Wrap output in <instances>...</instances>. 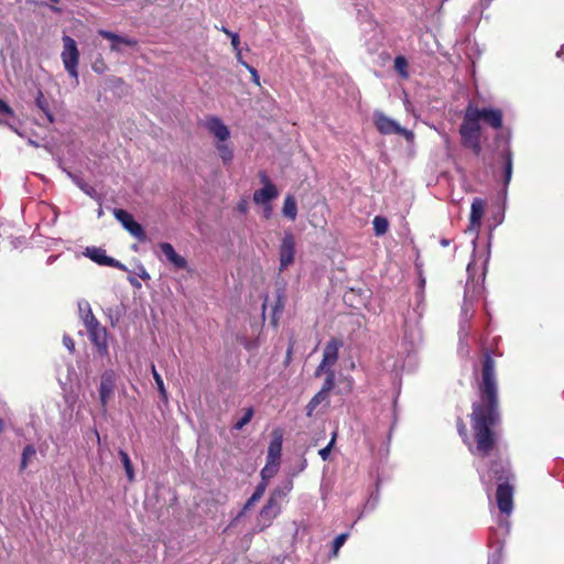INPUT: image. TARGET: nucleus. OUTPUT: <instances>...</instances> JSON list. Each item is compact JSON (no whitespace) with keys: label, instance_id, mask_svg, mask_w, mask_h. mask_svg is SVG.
Here are the masks:
<instances>
[{"label":"nucleus","instance_id":"34","mask_svg":"<svg viewBox=\"0 0 564 564\" xmlns=\"http://www.w3.org/2000/svg\"><path fill=\"white\" fill-rule=\"evenodd\" d=\"M365 23L373 32L371 42H366V44L368 45L369 50H375L381 40V32L379 31L378 25L372 21H365Z\"/></svg>","mask_w":564,"mask_h":564},{"label":"nucleus","instance_id":"29","mask_svg":"<svg viewBox=\"0 0 564 564\" xmlns=\"http://www.w3.org/2000/svg\"><path fill=\"white\" fill-rule=\"evenodd\" d=\"M328 401V397L326 394H324V392H321L318 391L311 400L310 402L307 403L306 405V415L307 416H312L314 411L316 410V408L323 403V402H327Z\"/></svg>","mask_w":564,"mask_h":564},{"label":"nucleus","instance_id":"20","mask_svg":"<svg viewBox=\"0 0 564 564\" xmlns=\"http://www.w3.org/2000/svg\"><path fill=\"white\" fill-rule=\"evenodd\" d=\"M279 196V191L274 184H267L253 193V202L257 205H267Z\"/></svg>","mask_w":564,"mask_h":564},{"label":"nucleus","instance_id":"61","mask_svg":"<svg viewBox=\"0 0 564 564\" xmlns=\"http://www.w3.org/2000/svg\"><path fill=\"white\" fill-rule=\"evenodd\" d=\"M424 284H425V279L424 278H421L420 279V288L423 289L424 288Z\"/></svg>","mask_w":564,"mask_h":564},{"label":"nucleus","instance_id":"48","mask_svg":"<svg viewBox=\"0 0 564 564\" xmlns=\"http://www.w3.org/2000/svg\"><path fill=\"white\" fill-rule=\"evenodd\" d=\"M229 37L231 40V46L234 51H238L240 48V39L238 33H232Z\"/></svg>","mask_w":564,"mask_h":564},{"label":"nucleus","instance_id":"23","mask_svg":"<svg viewBox=\"0 0 564 564\" xmlns=\"http://www.w3.org/2000/svg\"><path fill=\"white\" fill-rule=\"evenodd\" d=\"M292 489L293 480L291 478H288L272 490L268 500L273 501L275 503H281V501L288 497Z\"/></svg>","mask_w":564,"mask_h":564},{"label":"nucleus","instance_id":"39","mask_svg":"<svg viewBox=\"0 0 564 564\" xmlns=\"http://www.w3.org/2000/svg\"><path fill=\"white\" fill-rule=\"evenodd\" d=\"M335 441H336V433H333V436H332L329 443L325 447L319 449L318 455L321 456V458L324 462H326L329 458L332 448L335 444Z\"/></svg>","mask_w":564,"mask_h":564},{"label":"nucleus","instance_id":"38","mask_svg":"<svg viewBox=\"0 0 564 564\" xmlns=\"http://www.w3.org/2000/svg\"><path fill=\"white\" fill-rule=\"evenodd\" d=\"M35 102H36V106L45 113V116L48 119V121L53 122L54 121V117L51 113V111L48 109V106H47V101L44 99V96H43V94L41 91L39 93Z\"/></svg>","mask_w":564,"mask_h":564},{"label":"nucleus","instance_id":"12","mask_svg":"<svg viewBox=\"0 0 564 564\" xmlns=\"http://www.w3.org/2000/svg\"><path fill=\"white\" fill-rule=\"evenodd\" d=\"M159 248L164 260L169 262L174 270L187 269V260L178 254L170 242H160Z\"/></svg>","mask_w":564,"mask_h":564},{"label":"nucleus","instance_id":"8","mask_svg":"<svg viewBox=\"0 0 564 564\" xmlns=\"http://www.w3.org/2000/svg\"><path fill=\"white\" fill-rule=\"evenodd\" d=\"M281 503H275L273 501L268 500L257 517L254 530L261 532L269 528L272 524L273 520L276 519L278 516L281 513Z\"/></svg>","mask_w":564,"mask_h":564},{"label":"nucleus","instance_id":"14","mask_svg":"<svg viewBox=\"0 0 564 564\" xmlns=\"http://www.w3.org/2000/svg\"><path fill=\"white\" fill-rule=\"evenodd\" d=\"M295 243L292 235H285L280 246V270H285L294 261Z\"/></svg>","mask_w":564,"mask_h":564},{"label":"nucleus","instance_id":"21","mask_svg":"<svg viewBox=\"0 0 564 564\" xmlns=\"http://www.w3.org/2000/svg\"><path fill=\"white\" fill-rule=\"evenodd\" d=\"M343 346V340L339 338H332L324 347L323 360L324 364L334 366L338 360V351Z\"/></svg>","mask_w":564,"mask_h":564},{"label":"nucleus","instance_id":"49","mask_svg":"<svg viewBox=\"0 0 564 564\" xmlns=\"http://www.w3.org/2000/svg\"><path fill=\"white\" fill-rule=\"evenodd\" d=\"M0 113L1 115H11V108L0 98Z\"/></svg>","mask_w":564,"mask_h":564},{"label":"nucleus","instance_id":"43","mask_svg":"<svg viewBox=\"0 0 564 564\" xmlns=\"http://www.w3.org/2000/svg\"><path fill=\"white\" fill-rule=\"evenodd\" d=\"M464 147L470 149L476 155H479L481 152L480 139L468 142Z\"/></svg>","mask_w":564,"mask_h":564},{"label":"nucleus","instance_id":"28","mask_svg":"<svg viewBox=\"0 0 564 564\" xmlns=\"http://www.w3.org/2000/svg\"><path fill=\"white\" fill-rule=\"evenodd\" d=\"M280 464L267 460L264 467L260 471L261 481L268 484L269 480L278 473Z\"/></svg>","mask_w":564,"mask_h":564},{"label":"nucleus","instance_id":"1","mask_svg":"<svg viewBox=\"0 0 564 564\" xmlns=\"http://www.w3.org/2000/svg\"><path fill=\"white\" fill-rule=\"evenodd\" d=\"M479 397V402L473 405L471 422L475 440L478 443L477 448L486 454L494 445L492 427L499 420L495 360L489 354H486L482 360Z\"/></svg>","mask_w":564,"mask_h":564},{"label":"nucleus","instance_id":"36","mask_svg":"<svg viewBox=\"0 0 564 564\" xmlns=\"http://www.w3.org/2000/svg\"><path fill=\"white\" fill-rule=\"evenodd\" d=\"M152 375H153V379L155 381V384L158 387V390L160 392L161 398L163 400H166L167 399V392L165 390L163 379H162L161 375L156 371L154 365H152Z\"/></svg>","mask_w":564,"mask_h":564},{"label":"nucleus","instance_id":"35","mask_svg":"<svg viewBox=\"0 0 564 564\" xmlns=\"http://www.w3.org/2000/svg\"><path fill=\"white\" fill-rule=\"evenodd\" d=\"M254 410L252 406L245 410L243 415L235 423L234 429L237 431L242 430L253 417Z\"/></svg>","mask_w":564,"mask_h":564},{"label":"nucleus","instance_id":"7","mask_svg":"<svg viewBox=\"0 0 564 564\" xmlns=\"http://www.w3.org/2000/svg\"><path fill=\"white\" fill-rule=\"evenodd\" d=\"M113 216L132 237L141 242L145 241L147 235L143 227L134 220L130 213L117 208L113 210Z\"/></svg>","mask_w":564,"mask_h":564},{"label":"nucleus","instance_id":"27","mask_svg":"<svg viewBox=\"0 0 564 564\" xmlns=\"http://www.w3.org/2000/svg\"><path fill=\"white\" fill-rule=\"evenodd\" d=\"M267 487H268V484L265 482H262L260 481L253 494L251 495V497L247 500L245 507H243V510H248L249 508H251L256 502H258L262 496L264 495L265 490H267Z\"/></svg>","mask_w":564,"mask_h":564},{"label":"nucleus","instance_id":"37","mask_svg":"<svg viewBox=\"0 0 564 564\" xmlns=\"http://www.w3.org/2000/svg\"><path fill=\"white\" fill-rule=\"evenodd\" d=\"M334 387H335V371L329 370L328 376H326V378L323 382L322 389L319 391L324 392V394H326L328 397L329 392L334 389Z\"/></svg>","mask_w":564,"mask_h":564},{"label":"nucleus","instance_id":"45","mask_svg":"<svg viewBox=\"0 0 564 564\" xmlns=\"http://www.w3.org/2000/svg\"><path fill=\"white\" fill-rule=\"evenodd\" d=\"M63 345L70 354H73L75 351V341L70 336H68V335L63 336Z\"/></svg>","mask_w":564,"mask_h":564},{"label":"nucleus","instance_id":"11","mask_svg":"<svg viewBox=\"0 0 564 564\" xmlns=\"http://www.w3.org/2000/svg\"><path fill=\"white\" fill-rule=\"evenodd\" d=\"M471 112L478 121L482 120L494 129L502 127L503 115L500 109L496 108H477L471 106Z\"/></svg>","mask_w":564,"mask_h":564},{"label":"nucleus","instance_id":"52","mask_svg":"<svg viewBox=\"0 0 564 564\" xmlns=\"http://www.w3.org/2000/svg\"><path fill=\"white\" fill-rule=\"evenodd\" d=\"M477 446H478V443L476 442V449H475V451H473V447H469V451H471L473 453H477V454H479V455H481V456H487V455L490 453V451L494 448V447H491V448L488 451V453L482 454V453H480V452L478 451ZM492 446H495V444H494Z\"/></svg>","mask_w":564,"mask_h":564},{"label":"nucleus","instance_id":"50","mask_svg":"<svg viewBox=\"0 0 564 564\" xmlns=\"http://www.w3.org/2000/svg\"><path fill=\"white\" fill-rule=\"evenodd\" d=\"M128 281L135 289H141V286H142L141 283L139 282L138 278L134 275H129Z\"/></svg>","mask_w":564,"mask_h":564},{"label":"nucleus","instance_id":"62","mask_svg":"<svg viewBox=\"0 0 564 564\" xmlns=\"http://www.w3.org/2000/svg\"><path fill=\"white\" fill-rule=\"evenodd\" d=\"M443 138H444L445 143L448 144L449 143L448 137L446 134H444Z\"/></svg>","mask_w":564,"mask_h":564},{"label":"nucleus","instance_id":"41","mask_svg":"<svg viewBox=\"0 0 564 564\" xmlns=\"http://www.w3.org/2000/svg\"><path fill=\"white\" fill-rule=\"evenodd\" d=\"M378 502H379V492L376 491L375 494H372L369 499L367 500V502L365 503L364 506V512L367 511H373L376 509V507L378 506Z\"/></svg>","mask_w":564,"mask_h":564},{"label":"nucleus","instance_id":"32","mask_svg":"<svg viewBox=\"0 0 564 564\" xmlns=\"http://www.w3.org/2000/svg\"><path fill=\"white\" fill-rule=\"evenodd\" d=\"M394 69L400 75L401 78L408 79L409 78V72H408V59L403 55H398L394 58Z\"/></svg>","mask_w":564,"mask_h":564},{"label":"nucleus","instance_id":"6","mask_svg":"<svg viewBox=\"0 0 564 564\" xmlns=\"http://www.w3.org/2000/svg\"><path fill=\"white\" fill-rule=\"evenodd\" d=\"M480 123L471 112V105H469L465 110L464 119L459 127L462 144L464 145L468 142L480 139Z\"/></svg>","mask_w":564,"mask_h":564},{"label":"nucleus","instance_id":"13","mask_svg":"<svg viewBox=\"0 0 564 564\" xmlns=\"http://www.w3.org/2000/svg\"><path fill=\"white\" fill-rule=\"evenodd\" d=\"M500 159L502 163V170H503V189H502V196L503 198L507 197L508 193V186L512 178V172H513V158L512 152L509 145H507L500 153Z\"/></svg>","mask_w":564,"mask_h":564},{"label":"nucleus","instance_id":"55","mask_svg":"<svg viewBox=\"0 0 564 564\" xmlns=\"http://www.w3.org/2000/svg\"><path fill=\"white\" fill-rule=\"evenodd\" d=\"M238 210L240 213H246L247 212V205L245 203H241L238 205Z\"/></svg>","mask_w":564,"mask_h":564},{"label":"nucleus","instance_id":"2","mask_svg":"<svg viewBox=\"0 0 564 564\" xmlns=\"http://www.w3.org/2000/svg\"><path fill=\"white\" fill-rule=\"evenodd\" d=\"M497 480L496 500L500 512L510 514L513 510V488L509 480L511 471L508 464L494 463L489 470Z\"/></svg>","mask_w":564,"mask_h":564},{"label":"nucleus","instance_id":"18","mask_svg":"<svg viewBox=\"0 0 564 564\" xmlns=\"http://www.w3.org/2000/svg\"><path fill=\"white\" fill-rule=\"evenodd\" d=\"M485 212V202L481 198H474L470 207L469 227L468 231L478 232L481 226V218Z\"/></svg>","mask_w":564,"mask_h":564},{"label":"nucleus","instance_id":"56","mask_svg":"<svg viewBox=\"0 0 564 564\" xmlns=\"http://www.w3.org/2000/svg\"><path fill=\"white\" fill-rule=\"evenodd\" d=\"M271 210H272V209H271V206H270V205H268V206L264 208V217H265V218H269V217H270V215H271Z\"/></svg>","mask_w":564,"mask_h":564},{"label":"nucleus","instance_id":"26","mask_svg":"<svg viewBox=\"0 0 564 564\" xmlns=\"http://www.w3.org/2000/svg\"><path fill=\"white\" fill-rule=\"evenodd\" d=\"M36 455V448L32 444H28L24 446L22 454H21V462H20V470L23 471L26 469L31 460Z\"/></svg>","mask_w":564,"mask_h":564},{"label":"nucleus","instance_id":"42","mask_svg":"<svg viewBox=\"0 0 564 564\" xmlns=\"http://www.w3.org/2000/svg\"><path fill=\"white\" fill-rule=\"evenodd\" d=\"M329 370H333V366L329 364H324V360L322 359L321 364L315 370V377H319L322 373H326V376H328Z\"/></svg>","mask_w":564,"mask_h":564},{"label":"nucleus","instance_id":"25","mask_svg":"<svg viewBox=\"0 0 564 564\" xmlns=\"http://www.w3.org/2000/svg\"><path fill=\"white\" fill-rule=\"evenodd\" d=\"M282 214L290 220H295L297 216V206L293 196L288 195L284 198Z\"/></svg>","mask_w":564,"mask_h":564},{"label":"nucleus","instance_id":"5","mask_svg":"<svg viewBox=\"0 0 564 564\" xmlns=\"http://www.w3.org/2000/svg\"><path fill=\"white\" fill-rule=\"evenodd\" d=\"M88 338L101 359H109L108 330L99 321L85 325Z\"/></svg>","mask_w":564,"mask_h":564},{"label":"nucleus","instance_id":"53","mask_svg":"<svg viewBox=\"0 0 564 564\" xmlns=\"http://www.w3.org/2000/svg\"><path fill=\"white\" fill-rule=\"evenodd\" d=\"M236 52V57H237V61L242 65V63H246L243 59H242V56H241V50L239 48L238 51H235Z\"/></svg>","mask_w":564,"mask_h":564},{"label":"nucleus","instance_id":"30","mask_svg":"<svg viewBox=\"0 0 564 564\" xmlns=\"http://www.w3.org/2000/svg\"><path fill=\"white\" fill-rule=\"evenodd\" d=\"M119 457L122 463V466L126 471L128 480L133 481L134 480V469H133V466H132V463H131V459H130L128 453L120 449Z\"/></svg>","mask_w":564,"mask_h":564},{"label":"nucleus","instance_id":"33","mask_svg":"<svg viewBox=\"0 0 564 564\" xmlns=\"http://www.w3.org/2000/svg\"><path fill=\"white\" fill-rule=\"evenodd\" d=\"M373 231L376 236H382L389 228L388 219L383 216H376L372 220Z\"/></svg>","mask_w":564,"mask_h":564},{"label":"nucleus","instance_id":"58","mask_svg":"<svg viewBox=\"0 0 564 564\" xmlns=\"http://www.w3.org/2000/svg\"><path fill=\"white\" fill-rule=\"evenodd\" d=\"M564 55V44L561 46L560 51L556 53V56L561 58Z\"/></svg>","mask_w":564,"mask_h":564},{"label":"nucleus","instance_id":"40","mask_svg":"<svg viewBox=\"0 0 564 564\" xmlns=\"http://www.w3.org/2000/svg\"><path fill=\"white\" fill-rule=\"evenodd\" d=\"M348 538V533H341L335 538L333 541V556H337L340 547L345 544Z\"/></svg>","mask_w":564,"mask_h":564},{"label":"nucleus","instance_id":"24","mask_svg":"<svg viewBox=\"0 0 564 564\" xmlns=\"http://www.w3.org/2000/svg\"><path fill=\"white\" fill-rule=\"evenodd\" d=\"M78 311H79L80 318L84 323V326L97 321V318L93 314V311H91V307H90V304L88 303V301H85V300L79 301L78 302Z\"/></svg>","mask_w":564,"mask_h":564},{"label":"nucleus","instance_id":"22","mask_svg":"<svg viewBox=\"0 0 564 564\" xmlns=\"http://www.w3.org/2000/svg\"><path fill=\"white\" fill-rule=\"evenodd\" d=\"M421 340H422V334H421V329L416 326H409L406 325L405 327V330H404V337H403V341L405 345L409 346L408 351H413L415 350L419 345L421 344Z\"/></svg>","mask_w":564,"mask_h":564},{"label":"nucleus","instance_id":"63","mask_svg":"<svg viewBox=\"0 0 564 564\" xmlns=\"http://www.w3.org/2000/svg\"><path fill=\"white\" fill-rule=\"evenodd\" d=\"M51 9H52V11H54V12H59V11H61V9H59V8H57V7H51Z\"/></svg>","mask_w":564,"mask_h":564},{"label":"nucleus","instance_id":"19","mask_svg":"<svg viewBox=\"0 0 564 564\" xmlns=\"http://www.w3.org/2000/svg\"><path fill=\"white\" fill-rule=\"evenodd\" d=\"M98 34L100 36H102L104 39H107V40H109L111 42V45H110L111 51L119 52L121 50L120 45H126V46H134V45H137V41L134 39H131V37H128V36L118 35V34H116L113 32H110V31L99 30Z\"/></svg>","mask_w":564,"mask_h":564},{"label":"nucleus","instance_id":"51","mask_svg":"<svg viewBox=\"0 0 564 564\" xmlns=\"http://www.w3.org/2000/svg\"><path fill=\"white\" fill-rule=\"evenodd\" d=\"M260 181L263 184V186H267V184H273L265 173H260Z\"/></svg>","mask_w":564,"mask_h":564},{"label":"nucleus","instance_id":"31","mask_svg":"<svg viewBox=\"0 0 564 564\" xmlns=\"http://www.w3.org/2000/svg\"><path fill=\"white\" fill-rule=\"evenodd\" d=\"M216 149L224 164H228L232 161L234 151L226 142H217Z\"/></svg>","mask_w":564,"mask_h":564},{"label":"nucleus","instance_id":"10","mask_svg":"<svg viewBox=\"0 0 564 564\" xmlns=\"http://www.w3.org/2000/svg\"><path fill=\"white\" fill-rule=\"evenodd\" d=\"M117 375L113 370L108 369L101 373L99 386V400L101 406L105 409L108 401L115 393Z\"/></svg>","mask_w":564,"mask_h":564},{"label":"nucleus","instance_id":"46","mask_svg":"<svg viewBox=\"0 0 564 564\" xmlns=\"http://www.w3.org/2000/svg\"><path fill=\"white\" fill-rule=\"evenodd\" d=\"M242 65L250 72L252 82L257 85H260V77L258 75V72L254 67L250 66L248 63H242Z\"/></svg>","mask_w":564,"mask_h":564},{"label":"nucleus","instance_id":"44","mask_svg":"<svg viewBox=\"0 0 564 564\" xmlns=\"http://www.w3.org/2000/svg\"><path fill=\"white\" fill-rule=\"evenodd\" d=\"M135 275L140 279H142L143 281H149L151 279L149 272L147 271V269L144 268L143 264H138L137 267V272H135Z\"/></svg>","mask_w":564,"mask_h":564},{"label":"nucleus","instance_id":"60","mask_svg":"<svg viewBox=\"0 0 564 564\" xmlns=\"http://www.w3.org/2000/svg\"><path fill=\"white\" fill-rule=\"evenodd\" d=\"M4 430V422L3 420L0 417V433L3 432Z\"/></svg>","mask_w":564,"mask_h":564},{"label":"nucleus","instance_id":"54","mask_svg":"<svg viewBox=\"0 0 564 564\" xmlns=\"http://www.w3.org/2000/svg\"><path fill=\"white\" fill-rule=\"evenodd\" d=\"M494 0H480V6L487 9Z\"/></svg>","mask_w":564,"mask_h":564},{"label":"nucleus","instance_id":"59","mask_svg":"<svg viewBox=\"0 0 564 564\" xmlns=\"http://www.w3.org/2000/svg\"><path fill=\"white\" fill-rule=\"evenodd\" d=\"M226 35L230 36L234 32H231L230 30H228L227 28L223 26L220 29Z\"/></svg>","mask_w":564,"mask_h":564},{"label":"nucleus","instance_id":"64","mask_svg":"<svg viewBox=\"0 0 564 564\" xmlns=\"http://www.w3.org/2000/svg\"><path fill=\"white\" fill-rule=\"evenodd\" d=\"M467 272H468V274H470V272H471V263L468 264Z\"/></svg>","mask_w":564,"mask_h":564},{"label":"nucleus","instance_id":"3","mask_svg":"<svg viewBox=\"0 0 564 564\" xmlns=\"http://www.w3.org/2000/svg\"><path fill=\"white\" fill-rule=\"evenodd\" d=\"M373 123L381 134H400L409 142L414 140V133L411 130L401 127L395 120L386 116L380 110L373 112Z\"/></svg>","mask_w":564,"mask_h":564},{"label":"nucleus","instance_id":"16","mask_svg":"<svg viewBox=\"0 0 564 564\" xmlns=\"http://www.w3.org/2000/svg\"><path fill=\"white\" fill-rule=\"evenodd\" d=\"M205 127L218 142H225L230 137L228 127L218 117H208Z\"/></svg>","mask_w":564,"mask_h":564},{"label":"nucleus","instance_id":"57","mask_svg":"<svg viewBox=\"0 0 564 564\" xmlns=\"http://www.w3.org/2000/svg\"><path fill=\"white\" fill-rule=\"evenodd\" d=\"M306 465H307V464H306V460H305V459H303V460L301 462V464H300L299 471L304 470V469L306 468Z\"/></svg>","mask_w":564,"mask_h":564},{"label":"nucleus","instance_id":"17","mask_svg":"<svg viewBox=\"0 0 564 564\" xmlns=\"http://www.w3.org/2000/svg\"><path fill=\"white\" fill-rule=\"evenodd\" d=\"M469 284L467 283L466 290H465V300L464 304L462 306V317H460V324H459V338L463 340V338H466L468 336L469 332V321L473 317L474 308L469 300L467 299Z\"/></svg>","mask_w":564,"mask_h":564},{"label":"nucleus","instance_id":"47","mask_svg":"<svg viewBox=\"0 0 564 564\" xmlns=\"http://www.w3.org/2000/svg\"><path fill=\"white\" fill-rule=\"evenodd\" d=\"M457 427H458L459 435L464 438V442L467 443L470 446V444L467 441L468 440V437H467V430H466V426H465V424L463 423L462 420H458Z\"/></svg>","mask_w":564,"mask_h":564},{"label":"nucleus","instance_id":"4","mask_svg":"<svg viewBox=\"0 0 564 564\" xmlns=\"http://www.w3.org/2000/svg\"><path fill=\"white\" fill-rule=\"evenodd\" d=\"M61 58L68 75L78 82L77 67L79 62V51L77 48L76 41L68 35L63 36V51Z\"/></svg>","mask_w":564,"mask_h":564},{"label":"nucleus","instance_id":"9","mask_svg":"<svg viewBox=\"0 0 564 564\" xmlns=\"http://www.w3.org/2000/svg\"><path fill=\"white\" fill-rule=\"evenodd\" d=\"M84 256L99 265L116 268L122 271H128L127 267L120 261L107 256L106 250L99 247H87Z\"/></svg>","mask_w":564,"mask_h":564},{"label":"nucleus","instance_id":"15","mask_svg":"<svg viewBox=\"0 0 564 564\" xmlns=\"http://www.w3.org/2000/svg\"><path fill=\"white\" fill-rule=\"evenodd\" d=\"M271 436L272 438L268 447L267 460L280 464L283 443V432L281 429H274L272 431Z\"/></svg>","mask_w":564,"mask_h":564}]
</instances>
